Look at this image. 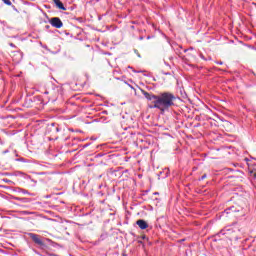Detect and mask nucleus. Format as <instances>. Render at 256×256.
I'll return each mask as SVG.
<instances>
[{
	"instance_id": "obj_1",
	"label": "nucleus",
	"mask_w": 256,
	"mask_h": 256,
	"mask_svg": "<svg viewBox=\"0 0 256 256\" xmlns=\"http://www.w3.org/2000/svg\"><path fill=\"white\" fill-rule=\"evenodd\" d=\"M144 97L150 101V109H159L161 113H165L170 107L175 105L177 97L171 92H163L159 95L150 94L149 92L142 90Z\"/></svg>"
},
{
	"instance_id": "obj_2",
	"label": "nucleus",
	"mask_w": 256,
	"mask_h": 256,
	"mask_svg": "<svg viewBox=\"0 0 256 256\" xmlns=\"http://www.w3.org/2000/svg\"><path fill=\"white\" fill-rule=\"evenodd\" d=\"M239 233H241V229H239L237 226L224 229L220 232L221 235H225V237H227V239L230 241H237V239H239Z\"/></svg>"
},
{
	"instance_id": "obj_3",
	"label": "nucleus",
	"mask_w": 256,
	"mask_h": 256,
	"mask_svg": "<svg viewBox=\"0 0 256 256\" xmlns=\"http://www.w3.org/2000/svg\"><path fill=\"white\" fill-rule=\"evenodd\" d=\"M50 23L52 27H55L56 29H61V27H63V22L59 17L51 18Z\"/></svg>"
},
{
	"instance_id": "obj_4",
	"label": "nucleus",
	"mask_w": 256,
	"mask_h": 256,
	"mask_svg": "<svg viewBox=\"0 0 256 256\" xmlns=\"http://www.w3.org/2000/svg\"><path fill=\"white\" fill-rule=\"evenodd\" d=\"M28 236L30 237V239H32V241L36 243V245H40L41 247L45 245V243L41 241V237H39V235L35 233H29Z\"/></svg>"
},
{
	"instance_id": "obj_5",
	"label": "nucleus",
	"mask_w": 256,
	"mask_h": 256,
	"mask_svg": "<svg viewBox=\"0 0 256 256\" xmlns=\"http://www.w3.org/2000/svg\"><path fill=\"white\" fill-rule=\"evenodd\" d=\"M136 225H138V227L142 230H145L149 227V224L147 223V221L143 219L137 220Z\"/></svg>"
},
{
	"instance_id": "obj_6",
	"label": "nucleus",
	"mask_w": 256,
	"mask_h": 256,
	"mask_svg": "<svg viewBox=\"0 0 256 256\" xmlns=\"http://www.w3.org/2000/svg\"><path fill=\"white\" fill-rule=\"evenodd\" d=\"M52 1L56 5V7L59 8L61 11H67V8H65L61 0H52Z\"/></svg>"
},
{
	"instance_id": "obj_7",
	"label": "nucleus",
	"mask_w": 256,
	"mask_h": 256,
	"mask_svg": "<svg viewBox=\"0 0 256 256\" xmlns=\"http://www.w3.org/2000/svg\"><path fill=\"white\" fill-rule=\"evenodd\" d=\"M3 3H5V5H8V6H11L12 3H11V0H2Z\"/></svg>"
},
{
	"instance_id": "obj_8",
	"label": "nucleus",
	"mask_w": 256,
	"mask_h": 256,
	"mask_svg": "<svg viewBox=\"0 0 256 256\" xmlns=\"http://www.w3.org/2000/svg\"><path fill=\"white\" fill-rule=\"evenodd\" d=\"M204 179H207V174L202 175L199 181H203Z\"/></svg>"
}]
</instances>
